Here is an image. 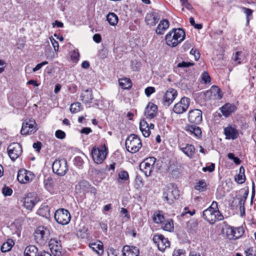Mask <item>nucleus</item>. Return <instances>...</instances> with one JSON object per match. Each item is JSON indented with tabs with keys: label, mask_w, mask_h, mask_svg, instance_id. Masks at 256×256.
Wrapping results in <instances>:
<instances>
[{
	"label": "nucleus",
	"mask_w": 256,
	"mask_h": 256,
	"mask_svg": "<svg viewBox=\"0 0 256 256\" xmlns=\"http://www.w3.org/2000/svg\"><path fill=\"white\" fill-rule=\"evenodd\" d=\"M203 218L210 224L224 220V216L220 212L218 203L213 201L211 205L202 212Z\"/></svg>",
	"instance_id": "1"
},
{
	"label": "nucleus",
	"mask_w": 256,
	"mask_h": 256,
	"mask_svg": "<svg viewBox=\"0 0 256 256\" xmlns=\"http://www.w3.org/2000/svg\"><path fill=\"white\" fill-rule=\"evenodd\" d=\"M185 36V32L182 29L173 28L165 36L166 44L170 47L174 48L184 40Z\"/></svg>",
	"instance_id": "2"
},
{
	"label": "nucleus",
	"mask_w": 256,
	"mask_h": 256,
	"mask_svg": "<svg viewBox=\"0 0 256 256\" xmlns=\"http://www.w3.org/2000/svg\"><path fill=\"white\" fill-rule=\"evenodd\" d=\"M108 150L105 144L100 146H95L91 150V154L94 162L96 164H101L106 158Z\"/></svg>",
	"instance_id": "3"
},
{
	"label": "nucleus",
	"mask_w": 256,
	"mask_h": 256,
	"mask_svg": "<svg viewBox=\"0 0 256 256\" xmlns=\"http://www.w3.org/2000/svg\"><path fill=\"white\" fill-rule=\"evenodd\" d=\"M36 242L40 245L45 244L50 237V230L44 226H39L34 233Z\"/></svg>",
	"instance_id": "4"
},
{
	"label": "nucleus",
	"mask_w": 256,
	"mask_h": 256,
	"mask_svg": "<svg viewBox=\"0 0 256 256\" xmlns=\"http://www.w3.org/2000/svg\"><path fill=\"white\" fill-rule=\"evenodd\" d=\"M125 144L127 150L131 153L136 152L142 146L140 138L134 134L128 137Z\"/></svg>",
	"instance_id": "5"
},
{
	"label": "nucleus",
	"mask_w": 256,
	"mask_h": 256,
	"mask_svg": "<svg viewBox=\"0 0 256 256\" xmlns=\"http://www.w3.org/2000/svg\"><path fill=\"white\" fill-rule=\"evenodd\" d=\"M179 197L178 190L172 184L168 185L164 189L162 198L164 202L171 204L174 199Z\"/></svg>",
	"instance_id": "6"
},
{
	"label": "nucleus",
	"mask_w": 256,
	"mask_h": 256,
	"mask_svg": "<svg viewBox=\"0 0 256 256\" xmlns=\"http://www.w3.org/2000/svg\"><path fill=\"white\" fill-rule=\"evenodd\" d=\"M156 159L154 157H149L144 160L140 164V170L144 173L146 176H151L154 169V165Z\"/></svg>",
	"instance_id": "7"
},
{
	"label": "nucleus",
	"mask_w": 256,
	"mask_h": 256,
	"mask_svg": "<svg viewBox=\"0 0 256 256\" xmlns=\"http://www.w3.org/2000/svg\"><path fill=\"white\" fill-rule=\"evenodd\" d=\"M52 169L54 172L58 175H65L68 170L67 161L64 158L55 160L53 162Z\"/></svg>",
	"instance_id": "8"
},
{
	"label": "nucleus",
	"mask_w": 256,
	"mask_h": 256,
	"mask_svg": "<svg viewBox=\"0 0 256 256\" xmlns=\"http://www.w3.org/2000/svg\"><path fill=\"white\" fill-rule=\"evenodd\" d=\"M37 130L35 120L33 118L26 119L22 123L20 133L22 135L32 134Z\"/></svg>",
	"instance_id": "9"
},
{
	"label": "nucleus",
	"mask_w": 256,
	"mask_h": 256,
	"mask_svg": "<svg viewBox=\"0 0 256 256\" xmlns=\"http://www.w3.org/2000/svg\"><path fill=\"white\" fill-rule=\"evenodd\" d=\"M70 215L68 211L66 209L58 210L54 214V218L60 224H67L70 220Z\"/></svg>",
	"instance_id": "10"
},
{
	"label": "nucleus",
	"mask_w": 256,
	"mask_h": 256,
	"mask_svg": "<svg viewBox=\"0 0 256 256\" xmlns=\"http://www.w3.org/2000/svg\"><path fill=\"white\" fill-rule=\"evenodd\" d=\"M190 99L186 97L182 98L172 108V111L176 114H182L188 109L190 104Z\"/></svg>",
	"instance_id": "11"
},
{
	"label": "nucleus",
	"mask_w": 256,
	"mask_h": 256,
	"mask_svg": "<svg viewBox=\"0 0 256 256\" xmlns=\"http://www.w3.org/2000/svg\"><path fill=\"white\" fill-rule=\"evenodd\" d=\"M22 146L18 142L10 144L8 148V153L10 159L14 161L22 154Z\"/></svg>",
	"instance_id": "12"
},
{
	"label": "nucleus",
	"mask_w": 256,
	"mask_h": 256,
	"mask_svg": "<svg viewBox=\"0 0 256 256\" xmlns=\"http://www.w3.org/2000/svg\"><path fill=\"white\" fill-rule=\"evenodd\" d=\"M152 240L160 251L164 252L167 248L170 246V241L161 234H154Z\"/></svg>",
	"instance_id": "13"
},
{
	"label": "nucleus",
	"mask_w": 256,
	"mask_h": 256,
	"mask_svg": "<svg viewBox=\"0 0 256 256\" xmlns=\"http://www.w3.org/2000/svg\"><path fill=\"white\" fill-rule=\"evenodd\" d=\"M34 178V174L24 169L18 170L17 176L18 180L21 184H27L31 182Z\"/></svg>",
	"instance_id": "14"
},
{
	"label": "nucleus",
	"mask_w": 256,
	"mask_h": 256,
	"mask_svg": "<svg viewBox=\"0 0 256 256\" xmlns=\"http://www.w3.org/2000/svg\"><path fill=\"white\" fill-rule=\"evenodd\" d=\"M178 96L176 90L174 88H170L166 92L163 96L162 102L164 106H170Z\"/></svg>",
	"instance_id": "15"
},
{
	"label": "nucleus",
	"mask_w": 256,
	"mask_h": 256,
	"mask_svg": "<svg viewBox=\"0 0 256 256\" xmlns=\"http://www.w3.org/2000/svg\"><path fill=\"white\" fill-rule=\"evenodd\" d=\"M188 118L190 123L198 124L202 120V112L198 109L192 110L188 114Z\"/></svg>",
	"instance_id": "16"
},
{
	"label": "nucleus",
	"mask_w": 256,
	"mask_h": 256,
	"mask_svg": "<svg viewBox=\"0 0 256 256\" xmlns=\"http://www.w3.org/2000/svg\"><path fill=\"white\" fill-rule=\"evenodd\" d=\"M36 196L34 192H30L26 195L24 198L23 205L26 209L31 210L34 208L38 202Z\"/></svg>",
	"instance_id": "17"
},
{
	"label": "nucleus",
	"mask_w": 256,
	"mask_h": 256,
	"mask_svg": "<svg viewBox=\"0 0 256 256\" xmlns=\"http://www.w3.org/2000/svg\"><path fill=\"white\" fill-rule=\"evenodd\" d=\"M50 248L54 256H60L62 254V248L60 242L56 239H51L49 243Z\"/></svg>",
	"instance_id": "18"
},
{
	"label": "nucleus",
	"mask_w": 256,
	"mask_h": 256,
	"mask_svg": "<svg viewBox=\"0 0 256 256\" xmlns=\"http://www.w3.org/2000/svg\"><path fill=\"white\" fill-rule=\"evenodd\" d=\"M184 130L196 138H200L202 137L201 128L196 125L187 124L184 127Z\"/></svg>",
	"instance_id": "19"
},
{
	"label": "nucleus",
	"mask_w": 256,
	"mask_h": 256,
	"mask_svg": "<svg viewBox=\"0 0 256 256\" xmlns=\"http://www.w3.org/2000/svg\"><path fill=\"white\" fill-rule=\"evenodd\" d=\"M160 16L156 12L148 13L145 17V20L147 25L150 26H155L159 21Z\"/></svg>",
	"instance_id": "20"
},
{
	"label": "nucleus",
	"mask_w": 256,
	"mask_h": 256,
	"mask_svg": "<svg viewBox=\"0 0 256 256\" xmlns=\"http://www.w3.org/2000/svg\"><path fill=\"white\" fill-rule=\"evenodd\" d=\"M157 111V106L152 102H149L146 108L144 114L146 118L152 119L156 116Z\"/></svg>",
	"instance_id": "21"
},
{
	"label": "nucleus",
	"mask_w": 256,
	"mask_h": 256,
	"mask_svg": "<svg viewBox=\"0 0 256 256\" xmlns=\"http://www.w3.org/2000/svg\"><path fill=\"white\" fill-rule=\"evenodd\" d=\"M224 134L226 138L229 140L236 139L238 136V130L231 126H228L224 128Z\"/></svg>",
	"instance_id": "22"
},
{
	"label": "nucleus",
	"mask_w": 256,
	"mask_h": 256,
	"mask_svg": "<svg viewBox=\"0 0 256 256\" xmlns=\"http://www.w3.org/2000/svg\"><path fill=\"white\" fill-rule=\"evenodd\" d=\"M179 148L180 150L190 158H192L194 157L196 149L192 144H182L180 146Z\"/></svg>",
	"instance_id": "23"
},
{
	"label": "nucleus",
	"mask_w": 256,
	"mask_h": 256,
	"mask_svg": "<svg viewBox=\"0 0 256 256\" xmlns=\"http://www.w3.org/2000/svg\"><path fill=\"white\" fill-rule=\"evenodd\" d=\"M122 254L124 256H138L140 252L137 247L126 245L123 247Z\"/></svg>",
	"instance_id": "24"
},
{
	"label": "nucleus",
	"mask_w": 256,
	"mask_h": 256,
	"mask_svg": "<svg viewBox=\"0 0 256 256\" xmlns=\"http://www.w3.org/2000/svg\"><path fill=\"white\" fill-rule=\"evenodd\" d=\"M170 26L169 22L166 19L162 20L158 24L156 32L158 34H163L165 31Z\"/></svg>",
	"instance_id": "25"
},
{
	"label": "nucleus",
	"mask_w": 256,
	"mask_h": 256,
	"mask_svg": "<svg viewBox=\"0 0 256 256\" xmlns=\"http://www.w3.org/2000/svg\"><path fill=\"white\" fill-rule=\"evenodd\" d=\"M89 246L98 255H102L104 252L103 244L100 241L90 243Z\"/></svg>",
	"instance_id": "26"
},
{
	"label": "nucleus",
	"mask_w": 256,
	"mask_h": 256,
	"mask_svg": "<svg viewBox=\"0 0 256 256\" xmlns=\"http://www.w3.org/2000/svg\"><path fill=\"white\" fill-rule=\"evenodd\" d=\"M90 187V185L88 181L82 180L80 181L76 186V189L80 193L86 192H88Z\"/></svg>",
	"instance_id": "27"
},
{
	"label": "nucleus",
	"mask_w": 256,
	"mask_h": 256,
	"mask_svg": "<svg viewBox=\"0 0 256 256\" xmlns=\"http://www.w3.org/2000/svg\"><path fill=\"white\" fill-rule=\"evenodd\" d=\"M236 110V107L234 105L230 104H226L221 108V112L224 116L226 117L234 112Z\"/></svg>",
	"instance_id": "28"
},
{
	"label": "nucleus",
	"mask_w": 256,
	"mask_h": 256,
	"mask_svg": "<svg viewBox=\"0 0 256 256\" xmlns=\"http://www.w3.org/2000/svg\"><path fill=\"white\" fill-rule=\"evenodd\" d=\"M80 100L85 104L92 102L93 96L91 90H86L82 92L80 95Z\"/></svg>",
	"instance_id": "29"
},
{
	"label": "nucleus",
	"mask_w": 256,
	"mask_h": 256,
	"mask_svg": "<svg viewBox=\"0 0 256 256\" xmlns=\"http://www.w3.org/2000/svg\"><path fill=\"white\" fill-rule=\"evenodd\" d=\"M140 128L142 135L146 138L148 137L150 134V131L148 128V124L147 122L144 120H142L140 122Z\"/></svg>",
	"instance_id": "30"
},
{
	"label": "nucleus",
	"mask_w": 256,
	"mask_h": 256,
	"mask_svg": "<svg viewBox=\"0 0 256 256\" xmlns=\"http://www.w3.org/2000/svg\"><path fill=\"white\" fill-rule=\"evenodd\" d=\"M39 252L38 249L34 245L28 246L24 250V256H38Z\"/></svg>",
	"instance_id": "31"
},
{
	"label": "nucleus",
	"mask_w": 256,
	"mask_h": 256,
	"mask_svg": "<svg viewBox=\"0 0 256 256\" xmlns=\"http://www.w3.org/2000/svg\"><path fill=\"white\" fill-rule=\"evenodd\" d=\"M39 252L38 249L34 245L28 246L24 250V256H38Z\"/></svg>",
	"instance_id": "32"
},
{
	"label": "nucleus",
	"mask_w": 256,
	"mask_h": 256,
	"mask_svg": "<svg viewBox=\"0 0 256 256\" xmlns=\"http://www.w3.org/2000/svg\"><path fill=\"white\" fill-rule=\"evenodd\" d=\"M118 83L122 89H130L132 86L131 80L127 78H120Z\"/></svg>",
	"instance_id": "33"
},
{
	"label": "nucleus",
	"mask_w": 256,
	"mask_h": 256,
	"mask_svg": "<svg viewBox=\"0 0 256 256\" xmlns=\"http://www.w3.org/2000/svg\"><path fill=\"white\" fill-rule=\"evenodd\" d=\"M162 228L165 231L172 232L174 229L173 220L172 219L165 220L162 224Z\"/></svg>",
	"instance_id": "34"
},
{
	"label": "nucleus",
	"mask_w": 256,
	"mask_h": 256,
	"mask_svg": "<svg viewBox=\"0 0 256 256\" xmlns=\"http://www.w3.org/2000/svg\"><path fill=\"white\" fill-rule=\"evenodd\" d=\"M106 20L112 26H115L118 22V16L114 12H109L106 16Z\"/></svg>",
	"instance_id": "35"
},
{
	"label": "nucleus",
	"mask_w": 256,
	"mask_h": 256,
	"mask_svg": "<svg viewBox=\"0 0 256 256\" xmlns=\"http://www.w3.org/2000/svg\"><path fill=\"white\" fill-rule=\"evenodd\" d=\"M165 220L164 216L160 212L154 214L153 216V220L156 224H162Z\"/></svg>",
	"instance_id": "36"
},
{
	"label": "nucleus",
	"mask_w": 256,
	"mask_h": 256,
	"mask_svg": "<svg viewBox=\"0 0 256 256\" xmlns=\"http://www.w3.org/2000/svg\"><path fill=\"white\" fill-rule=\"evenodd\" d=\"M70 110L72 113H77L82 110V105L78 102L72 104L70 106Z\"/></svg>",
	"instance_id": "37"
},
{
	"label": "nucleus",
	"mask_w": 256,
	"mask_h": 256,
	"mask_svg": "<svg viewBox=\"0 0 256 256\" xmlns=\"http://www.w3.org/2000/svg\"><path fill=\"white\" fill-rule=\"evenodd\" d=\"M206 184L204 180H201L197 182L194 186V188L198 190L203 192L206 190Z\"/></svg>",
	"instance_id": "38"
},
{
	"label": "nucleus",
	"mask_w": 256,
	"mask_h": 256,
	"mask_svg": "<svg viewBox=\"0 0 256 256\" xmlns=\"http://www.w3.org/2000/svg\"><path fill=\"white\" fill-rule=\"evenodd\" d=\"M118 181L120 182H126L129 179V174L127 171L122 170L118 174Z\"/></svg>",
	"instance_id": "39"
},
{
	"label": "nucleus",
	"mask_w": 256,
	"mask_h": 256,
	"mask_svg": "<svg viewBox=\"0 0 256 256\" xmlns=\"http://www.w3.org/2000/svg\"><path fill=\"white\" fill-rule=\"evenodd\" d=\"M12 240H9L6 242H4L1 246V250L2 252H6L11 250L14 244Z\"/></svg>",
	"instance_id": "40"
},
{
	"label": "nucleus",
	"mask_w": 256,
	"mask_h": 256,
	"mask_svg": "<svg viewBox=\"0 0 256 256\" xmlns=\"http://www.w3.org/2000/svg\"><path fill=\"white\" fill-rule=\"evenodd\" d=\"M234 240L240 238L244 233V228L242 227L234 228Z\"/></svg>",
	"instance_id": "41"
},
{
	"label": "nucleus",
	"mask_w": 256,
	"mask_h": 256,
	"mask_svg": "<svg viewBox=\"0 0 256 256\" xmlns=\"http://www.w3.org/2000/svg\"><path fill=\"white\" fill-rule=\"evenodd\" d=\"M210 92L212 93H213L214 96H216L219 99L222 98V96L220 94V90L219 88L216 86H212L210 90Z\"/></svg>",
	"instance_id": "42"
},
{
	"label": "nucleus",
	"mask_w": 256,
	"mask_h": 256,
	"mask_svg": "<svg viewBox=\"0 0 256 256\" xmlns=\"http://www.w3.org/2000/svg\"><path fill=\"white\" fill-rule=\"evenodd\" d=\"M198 226V222L196 220H190L189 221L187 224V226L188 228L192 230H195Z\"/></svg>",
	"instance_id": "43"
},
{
	"label": "nucleus",
	"mask_w": 256,
	"mask_h": 256,
	"mask_svg": "<svg viewBox=\"0 0 256 256\" xmlns=\"http://www.w3.org/2000/svg\"><path fill=\"white\" fill-rule=\"evenodd\" d=\"M234 228L229 226L226 229V235L227 238L230 240H234Z\"/></svg>",
	"instance_id": "44"
},
{
	"label": "nucleus",
	"mask_w": 256,
	"mask_h": 256,
	"mask_svg": "<svg viewBox=\"0 0 256 256\" xmlns=\"http://www.w3.org/2000/svg\"><path fill=\"white\" fill-rule=\"evenodd\" d=\"M246 256H256V248L250 247L245 250Z\"/></svg>",
	"instance_id": "45"
},
{
	"label": "nucleus",
	"mask_w": 256,
	"mask_h": 256,
	"mask_svg": "<svg viewBox=\"0 0 256 256\" xmlns=\"http://www.w3.org/2000/svg\"><path fill=\"white\" fill-rule=\"evenodd\" d=\"M235 180L238 184H242L244 182L245 175L244 174H238L235 176Z\"/></svg>",
	"instance_id": "46"
},
{
	"label": "nucleus",
	"mask_w": 256,
	"mask_h": 256,
	"mask_svg": "<svg viewBox=\"0 0 256 256\" xmlns=\"http://www.w3.org/2000/svg\"><path fill=\"white\" fill-rule=\"evenodd\" d=\"M44 186L46 189L50 190L52 186V180L51 178H48L44 180Z\"/></svg>",
	"instance_id": "47"
},
{
	"label": "nucleus",
	"mask_w": 256,
	"mask_h": 256,
	"mask_svg": "<svg viewBox=\"0 0 256 256\" xmlns=\"http://www.w3.org/2000/svg\"><path fill=\"white\" fill-rule=\"evenodd\" d=\"M2 193L5 196H10L12 194V190L8 186H4L2 189Z\"/></svg>",
	"instance_id": "48"
},
{
	"label": "nucleus",
	"mask_w": 256,
	"mask_h": 256,
	"mask_svg": "<svg viewBox=\"0 0 256 256\" xmlns=\"http://www.w3.org/2000/svg\"><path fill=\"white\" fill-rule=\"evenodd\" d=\"M79 58L80 54L78 52H76V50H74L72 52L70 55V58L72 61H73L74 62H76L79 60Z\"/></svg>",
	"instance_id": "49"
},
{
	"label": "nucleus",
	"mask_w": 256,
	"mask_h": 256,
	"mask_svg": "<svg viewBox=\"0 0 256 256\" xmlns=\"http://www.w3.org/2000/svg\"><path fill=\"white\" fill-rule=\"evenodd\" d=\"M202 79V81L205 83L206 84L208 82H210V78L206 72H204L202 76H201Z\"/></svg>",
	"instance_id": "50"
},
{
	"label": "nucleus",
	"mask_w": 256,
	"mask_h": 256,
	"mask_svg": "<svg viewBox=\"0 0 256 256\" xmlns=\"http://www.w3.org/2000/svg\"><path fill=\"white\" fill-rule=\"evenodd\" d=\"M50 40L53 46L54 51L56 52H58L59 48V44L58 42L52 36L50 38Z\"/></svg>",
	"instance_id": "51"
},
{
	"label": "nucleus",
	"mask_w": 256,
	"mask_h": 256,
	"mask_svg": "<svg viewBox=\"0 0 256 256\" xmlns=\"http://www.w3.org/2000/svg\"><path fill=\"white\" fill-rule=\"evenodd\" d=\"M55 136L58 138L62 140L66 138V135L64 131L58 130L56 132Z\"/></svg>",
	"instance_id": "52"
},
{
	"label": "nucleus",
	"mask_w": 256,
	"mask_h": 256,
	"mask_svg": "<svg viewBox=\"0 0 256 256\" xmlns=\"http://www.w3.org/2000/svg\"><path fill=\"white\" fill-rule=\"evenodd\" d=\"M156 92L155 88L152 86H148L145 89L144 92L146 95L149 97L152 94Z\"/></svg>",
	"instance_id": "53"
},
{
	"label": "nucleus",
	"mask_w": 256,
	"mask_h": 256,
	"mask_svg": "<svg viewBox=\"0 0 256 256\" xmlns=\"http://www.w3.org/2000/svg\"><path fill=\"white\" fill-rule=\"evenodd\" d=\"M194 64L193 62H179L178 64V68H188L190 66H192Z\"/></svg>",
	"instance_id": "54"
},
{
	"label": "nucleus",
	"mask_w": 256,
	"mask_h": 256,
	"mask_svg": "<svg viewBox=\"0 0 256 256\" xmlns=\"http://www.w3.org/2000/svg\"><path fill=\"white\" fill-rule=\"evenodd\" d=\"M244 13L246 14L247 16V21L248 22L249 20V17L252 16L253 10L251 9L246 8H242Z\"/></svg>",
	"instance_id": "55"
},
{
	"label": "nucleus",
	"mask_w": 256,
	"mask_h": 256,
	"mask_svg": "<svg viewBox=\"0 0 256 256\" xmlns=\"http://www.w3.org/2000/svg\"><path fill=\"white\" fill-rule=\"evenodd\" d=\"M215 164L214 163H212L210 166H206V167H204L202 168V170L204 172H206L207 171L209 172H212L214 170Z\"/></svg>",
	"instance_id": "56"
},
{
	"label": "nucleus",
	"mask_w": 256,
	"mask_h": 256,
	"mask_svg": "<svg viewBox=\"0 0 256 256\" xmlns=\"http://www.w3.org/2000/svg\"><path fill=\"white\" fill-rule=\"evenodd\" d=\"M48 62L44 61L40 64H38L32 70L33 72H36L40 70L43 66L47 64Z\"/></svg>",
	"instance_id": "57"
},
{
	"label": "nucleus",
	"mask_w": 256,
	"mask_h": 256,
	"mask_svg": "<svg viewBox=\"0 0 256 256\" xmlns=\"http://www.w3.org/2000/svg\"><path fill=\"white\" fill-rule=\"evenodd\" d=\"M241 52H236L235 54V55L234 56L233 60L234 62H236L238 64H240V56L241 54Z\"/></svg>",
	"instance_id": "58"
},
{
	"label": "nucleus",
	"mask_w": 256,
	"mask_h": 256,
	"mask_svg": "<svg viewBox=\"0 0 256 256\" xmlns=\"http://www.w3.org/2000/svg\"><path fill=\"white\" fill-rule=\"evenodd\" d=\"M93 40L96 43H100L102 40V38L100 34H96L93 36Z\"/></svg>",
	"instance_id": "59"
},
{
	"label": "nucleus",
	"mask_w": 256,
	"mask_h": 256,
	"mask_svg": "<svg viewBox=\"0 0 256 256\" xmlns=\"http://www.w3.org/2000/svg\"><path fill=\"white\" fill-rule=\"evenodd\" d=\"M33 148L38 152H39L42 148V143L40 142H34L33 144Z\"/></svg>",
	"instance_id": "60"
},
{
	"label": "nucleus",
	"mask_w": 256,
	"mask_h": 256,
	"mask_svg": "<svg viewBox=\"0 0 256 256\" xmlns=\"http://www.w3.org/2000/svg\"><path fill=\"white\" fill-rule=\"evenodd\" d=\"M183 254V250H175L172 253V256H181Z\"/></svg>",
	"instance_id": "61"
},
{
	"label": "nucleus",
	"mask_w": 256,
	"mask_h": 256,
	"mask_svg": "<svg viewBox=\"0 0 256 256\" xmlns=\"http://www.w3.org/2000/svg\"><path fill=\"white\" fill-rule=\"evenodd\" d=\"M92 132V129L90 128H83L81 130L80 132L82 134H88Z\"/></svg>",
	"instance_id": "62"
},
{
	"label": "nucleus",
	"mask_w": 256,
	"mask_h": 256,
	"mask_svg": "<svg viewBox=\"0 0 256 256\" xmlns=\"http://www.w3.org/2000/svg\"><path fill=\"white\" fill-rule=\"evenodd\" d=\"M56 26L58 28H62L64 27V24L61 22L56 20L54 22L52 23V26L54 28Z\"/></svg>",
	"instance_id": "63"
},
{
	"label": "nucleus",
	"mask_w": 256,
	"mask_h": 256,
	"mask_svg": "<svg viewBox=\"0 0 256 256\" xmlns=\"http://www.w3.org/2000/svg\"><path fill=\"white\" fill-rule=\"evenodd\" d=\"M38 256H52L51 254L45 250L39 251Z\"/></svg>",
	"instance_id": "64"
}]
</instances>
